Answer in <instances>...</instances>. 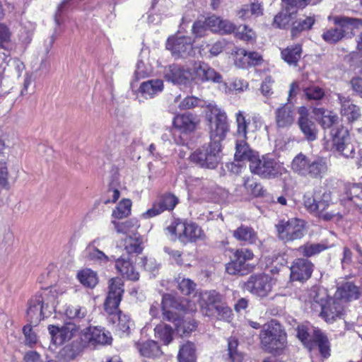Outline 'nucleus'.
Segmentation results:
<instances>
[{
  "label": "nucleus",
  "mask_w": 362,
  "mask_h": 362,
  "mask_svg": "<svg viewBox=\"0 0 362 362\" xmlns=\"http://www.w3.org/2000/svg\"><path fill=\"white\" fill-rule=\"evenodd\" d=\"M207 110L210 141L195 150L189 158L200 167L214 169L220 162L221 141L230 131V124L226 112L217 105L209 104Z\"/></svg>",
  "instance_id": "obj_1"
},
{
  "label": "nucleus",
  "mask_w": 362,
  "mask_h": 362,
  "mask_svg": "<svg viewBox=\"0 0 362 362\" xmlns=\"http://www.w3.org/2000/svg\"><path fill=\"white\" fill-rule=\"evenodd\" d=\"M124 293V284L119 277L111 278L108 281V291L103 303V309L107 315L109 324L115 325V332L120 337H129L131 327L134 325L130 316L119 309Z\"/></svg>",
  "instance_id": "obj_2"
},
{
  "label": "nucleus",
  "mask_w": 362,
  "mask_h": 362,
  "mask_svg": "<svg viewBox=\"0 0 362 362\" xmlns=\"http://www.w3.org/2000/svg\"><path fill=\"white\" fill-rule=\"evenodd\" d=\"M199 304L204 316L218 320H228L233 316V311L226 302L224 296L216 290L202 293Z\"/></svg>",
  "instance_id": "obj_3"
},
{
  "label": "nucleus",
  "mask_w": 362,
  "mask_h": 362,
  "mask_svg": "<svg viewBox=\"0 0 362 362\" xmlns=\"http://www.w3.org/2000/svg\"><path fill=\"white\" fill-rule=\"evenodd\" d=\"M262 348L270 354H279L286 346L287 334L282 325L272 319L264 324L259 332Z\"/></svg>",
  "instance_id": "obj_4"
},
{
  "label": "nucleus",
  "mask_w": 362,
  "mask_h": 362,
  "mask_svg": "<svg viewBox=\"0 0 362 362\" xmlns=\"http://www.w3.org/2000/svg\"><path fill=\"white\" fill-rule=\"evenodd\" d=\"M292 170L298 175L313 180H321L328 172L326 158H310L303 153L297 154L291 162Z\"/></svg>",
  "instance_id": "obj_5"
},
{
  "label": "nucleus",
  "mask_w": 362,
  "mask_h": 362,
  "mask_svg": "<svg viewBox=\"0 0 362 362\" xmlns=\"http://www.w3.org/2000/svg\"><path fill=\"white\" fill-rule=\"evenodd\" d=\"M310 309L329 324L341 319L345 315L344 305L336 297L325 299L316 294L310 301Z\"/></svg>",
  "instance_id": "obj_6"
},
{
  "label": "nucleus",
  "mask_w": 362,
  "mask_h": 362,
  "mask_svg": "<svg viewBox=\"0 0 362 362\" xmlns=\"http://www.w3.org/2000/svg\"><path fill=\"white\" fill-rule=\"evenodd\" d=\"M166 230L182 243H195L204 236L202 228L195 222L174 218Z\"/></svg>",
  "instance_id": "obj_7"
},
{
  "label": "nucleus",
  "mask_w": 362,
  "mask_h": 362,
  "mask_svg": "<svg viewBox=\"0 0 362 362\" xmlns=\"http://www.w3.org/2000/svg\"><path fill=\"white\" fill-rule=\"evenodd\" d=\"M233 256L225 265L226 272L233 276H244L250 273L254 266L248 263L255 258L253 251L247 247L230 249Z\"/></svg>",
  "instance_id": "obj_8"
},
{
  "label": "nucleus",
  "mask_w": 362,
  "mask_h": 362,
  "mask_svg": "<svg viewBox=\"0 0 362 362\" xmlns=\"http://www.w3.org/2000/svg\"><path fill=\"white\" fill-rule=\"evenodd\" d=\"M305 221L298 218L281 219L275 225L276 236L284 243L300 240L306 233Z\"/></svg>",
  "instance_id": "obj_9"
},
{
  "label": "nucleus",
  "mask_w": 362,
  "mask_h": 362,
  "mask_svg": "<svg viewBox=\"0 0 362 362\" xmlns=\"http://www.w3.org/2000/svg\"><path fill=\"white\" fill-rule=\"evenodd\" d=\"M55 296L52 291L45 289L33 296L28 302L27 310L28 320L30 323L37 325L45 318L44 310L50 303H53Z\"/></svg>",
  "instance_id": "obj_10"
},
{
  "label": "nucleus",
  "mask_w": 362,
  "mask_h": 362,
  "mask_svg": "<svg viewBox=\"0 0 362 362\" xmlns=\"http://www.w3.org/2000/svg\"><path fill=\"white\" fill-rule=\"evenodd\" d=\"M249 167L252 173L262 178H274L281 174L279 164L269 154L263 155L261 158L257 154Z\"/></svg>",
  "instance_id": "obj_11"
},
{
  "label": "nucleus",
  "mask_w": 362,
  "mask_h": 362,
  "mask_svg": "<svg viewBox=\"0 0 362 362\" xmlns=\"http://www.w3.org/2000/svg\"><path fill=\"white\" fill-rule=\"evenodd\" d=\"M180 203L179 198L172 192H164L159 194L156 200L153 202L151 208L148 209L144 214L145 218H153L165 211H173Z\"/></svg>",
  "instance_id": "obj_12"
},
{
  "label": "nucleus",
  "mask_w": 362,
  "mask_h": 362,
  "mask_svg": "<svg viewBox=\"0 0 362 362\" xmlns=\"http://www.w3.org/2000/svg\"><path fill=\"white\" fill-rule=\"evenodd\" d=\"M272 278L266 274L251 275L245 282L244 287L250 293L260 298H265L272 290Z\"/></svg>",
  "instance_id": "obj_13"
},
{
  "label": "nucleus",
  "mask_w": 362,
  "mask_h": 362,
  "mask_svg": "<svg viewBox=\"0 0 362 362\" xmlns=\"http://www.w3.org/2000/svg\"><path fill=\"white\" fill-rule=\"evenodd\" d=\"M86 327L79 333L78 338L62 349V355L68 361L75 359L90 343V325L88 319Z\"/></svg>",
  "instance_id": "obj_14"
},
{
  "label": "nucleus",
  "mask_w": 362,
  "mask_h": 362,
  "mask_svg": "<svg viewBox=\"0 0 362 362\" xmlns=\"http://www.w3.org/2000/svg\"><path fill=\"white\" fill-rule=\"evenodd\" d=\"M313 263L308 259L298 257L291 264L289 279L291 281L304 283L310 279L314 270Z\"/></svg>",
  "instance_id": "obj_15"
},
{
  "label": "nucleus",
  "mask_w": 362,
  "mask_h": 362,
  "mask_svg": "<svg viewBox=\"0 0 362 362\" xmlns=\"http://www.w3.org/2000/svg\"><path fill=\"white\" fill-rule=\"evenodd\" d=\"M85 325H76L71 322H65L63 326L49 325L47 327L52 340L54 344H62L71 339L76 332Z\"/></svg>",
  "instance_id": "obj_16"
},
{
  "label": "nucleus",
  "mask_w": 362,
  "mask_h": 362,
  "mask_svg": "<svg viewBox=\"0 0 362 362\" xmlns=\"http://www.w3.org/2000/svg\"><path fill=\"white\" fill-rule=\"evenodd\" d=\"M201 123L199 116L190 112L179 113L173 119V125L175 129L183 134L194 132Z\"/></svg>",
  "instance_id": "obj_17"
},
{
  "label": "nucleus",
  "mask_w": 362,
  "mask_h": 362,
  "mask_svg": "<svg viewBox=\"0 0 362 362\" xmlns=\"http://www.w3.org/2000/svg\"><path fill=\"white\" fill-rule=\"evenodd\" d=\"M166 49L177 57H187L193 52V41L189 36H171L167 40Z\"/></svg>",
  "instance_id": "obj_18"
},
{
  "label": "nucleus",
  "mask_w": 362,
  "mask_h": 362,
  "mask_svg": "<svg viewBox=\"0 0 362 362\" xmlns=\"http://www.w3.org/2000/svg\"><path fill=\"white\" fill-rule=\"evenodd\" d=\"M315 216L324 221H339L342 219L343 215L341 211L331 202V192L329 191L324 190L322 192V202H320L319 210L317 211Z\"/></svg>",
  "instance_id": "obj_19"
},
{
  "label": "nucleus",
  "mask_w": 362,
  "mask_h": 362,
  "mask_svg": "<svg viewBox=\"0 0 362 362\" xmlns=\"http://www.w3.org/2000/svg\"><path fill=\"white\" fill-rule=\"evenodd\" d=\"M194 81L196 83L213 82L220 83L223 77L214 69L204 62L195 64L193 67Z\"/></svg>",
  "instance_id": "obj_20"
},
{
  "label": "nucleus",
  "mask_w": 362,
  "mask_h": 362,
  "mask_svg": "<svg viewBox=\"0 0 362 362\" xmlns=\"http://www.w3.org/2000/svg\"><path fill=\"white\" fill-rule=\"evenodd\" d=\"M298 113L300 116L298 124L300 131L308 141H315L317 137L318 129L315 122L310 118L308 110L305 107H301Z\"/></svg>",
  "instance_id": "obj_21"
},
{
  "label": "nucleus",
  "mask_w": 362,
  "mask_h": 362,
  "mask_svg": "<svg viewBox=\"0 0 362 362\" xmlns=\"http://www.w3.org/2000/svg\"><path fill=\"white\" fill-rule=\"evenodd\" d=\"M295 108L293 105L281 104L274 111L276 126L278 129L289 128L295 122Z\"/></svg>",
  "instance_id": "obj_22"
},
{
  "label": "nucleus",
  "mask_w": 362,
  "mask_h": 362,
  "mask_svg": "<svg viewBox=\"0 0 362 362\" xmlns=\"http://www.w3.org/2000/svg\"><path fill=\"white\" fill-rule=\"evenodd\" d=\"M165 78L173 83L187 85L194 81L193 69L172 64L169 66Z\"/></svg>",
  "instance_id": "obj_23"
},
{
  "label": "nucleus",
  "mask_w": 362,
  "mask_h": 362,
  "mask_svg": "<svg viewBox=\"0 0 362 362\" xmlns=\"http://www.w3.org/2000/svg\"><path fill=\"white\" fill-rule=\"evenodd\" d=\"M134 346L140 356L155 359L162 356L163 351L158 343L154 340H139L134 341Z\"/></svg>",
  "instance_id": "obj_24"
},
{
  "label": "nucleus",
  "mask_w": 362,
  "mask_h": 362,
  "mask_svg": "<svg viewBox=\"0 0 362 362\" xmlns=\"http://www.w3.org/2000/svg\"><path fill=\"white\" fill-rule=\"evenodd\" d=\"M115 268L123 278L129 281H136L139 279V273L129 257L121 256L115 261Z\"/></svg>",
  "instance_id": "obj_25"
},
{
  "label": "nucleus",
  "mask_w": 362,
  "mask_h": 362,
  "mask_svg": "<svg viewBox=\"0 0 362 362\" xmlns=\"http://www.w3.org/2000/svg\"><path fill=\"white\" fill-rule=\"evenodd\" d=\"M338 100L341 105V114L346 117L350 122L358 120L361 114L360 107L355 105L349 97L338 95Z\"/></svg>",
  "instance_id": "obj_26"
},
{
  "label": "nucleus",
  "mask_w": 362,
  "mask_h": 362,
  "mask_svg": "<svg viewBox=\"0 0 362 362\" xmlns=\"http://www.w3.org/2000/svg\"><path fill=\"white\" fill-rule=\"evenodd\" d=\"M205 21L209 30L212 33L228 35L234 31V23L214 15L205 18Z\"/></svg>",
  "instance_id": "obj_27"
},
{
  "label": "nucleus",
  "mask_w": 362,
  "mask_h": 362,
  "mask_svg": "<svg viewBox=\"0 0 362 362\" xmlns=\"http://www.w3.org/2000/svg\"><path fill=\"white\" fill-rule=\"evenodd\" d=\"M315 346L323 358H327L331 356V344L328 337L319 328L313 329V349Z\"/></svg>",
  "instance_id": "obj_28"
},
{
  "label": "nucleus",
  "mask_w": 362,
  "mask_h": 362,
  "mask_svg": "<svg viewBox=\"0 0 362 362\" xmlns=\"http://www.w3.org/2000/svg\"><path fill=\"white\" fill-rule=\"evenodd\" d=\"M233 237L240 243L255 245L258 240L257 232L250 226L241 224L232 233Z\"/></svg>",
  "instance_id": "obj_29"
},
{
  "label": "nucleus",
  "mask_w": 362,
  "mask_h": 362,
  "mask_svg": "<svg viewBox=\"0 0 362 362\" xmlns=\"http://www.w3.org/2000/svg\"><path fill=\"white\" fill-rule=\"evenodd\" d=\"M313 113L317 117L318 123L323 129L334 128L335 127L334 125L338 123L339 117L333 110L324 107H317L314 109Z\"/></svg>",
  "instance_id": "obj_30"
},
{
  "label": "nucleus",
  "mask_w": 362,
  "mask_h": 362,
  "mask_svg": "<svg viewBox=\"0 0 362 362\" xmlns=\"http://www.w3.org/2000/svg\"><path fill=\"white\" fill-rule=\"evenodd\" d=\"M361 295V289L354 283L347 281L339 287L335 293V297L340 301H351L357 300Z\"/></svg>",
  "instance_id": "obj_31"
},
{
  "label": "nucleus",
  "mask_w": 362,
  "mask_h": 362,
  "mask_svg": "<svg viewBox=\"0 0 362 362\" xmlns=\"http://www.w3.org/2000/svg\"><path fill=\"white\" fill-rule=\"evenodd\" d=\"M242 57L236 60V64L242 69H248L261 65L263 62L262 56L255 51L241 50Z\"/></svg>",
  "instance_id": "obj_32"
},
{
  "label": "nucleus",
  "mask_w": 362,
  "mask_h": 362,
  "mask_svg": "<svg viewBox=\"0 0 362 362\" xmlns=\"http://www.w3.org/2000/svg\"><path fill=\"white\" fill-rule=\"evenodd\" d=\"M349 135L348 130L343 125H338L331 130L332 146L341 154H344L346 141Z\"/></svg>",
  "instance_id": "obj_33"
},
{
  "label": "nucleus",
  "mask_w": 362,
  "mask_h": 362,
  "mask_svg": "<svg viewBox=\"0 0 362 362\" xmlns=\"http://www.w3.org/2000/svg\"><path fill=\"white\" fill-rule=\"evenodd\" d=\"M315 22L316 19L314 15L305 16L303 19L293 21L292 23V27L291 28V38L295 39L298 37L301 33L311 30Z\"/></svg>",
  "instance_id": "obj_34"
},
{
  "label": "nucleus",
  "mask_w": 362,
  "mask_h": 362,
  "mask_svg": "<svg viewBox=\"0 0 362 362\" xmlns=\"http://www.w3.org/2000/svg\"><path fill=\"white\" fill-rule=\"evenodd\" d=\"M301 54L302 45L300 44L288 46L281 51V59L290 65H297Z\"/></svg>",
  "instance_id": "obj_35"
},
{
  "label": "nucleus",
  "mask_w": 362,
  "mask_h": 362,
  "mask_svg": "<svg viewBox=\"0 0 362 362\" xmlns=\"http://www.w3.org/2000/svg\"><path fill=\"white\" fill-rule=\"evenodd\" d=\"M113 338L111 333L101 326H94L92 327V344H98L102 346L111 345Z\"/></svg>",
  "instance_id": "obj_36"
},
{
  "label": "nucleus",
  "mask_w": 362,
  "mask_h": 362,
  "mask_svg": "<svg viewBox=\"0 0 362 362\" xmlns=\"http://www.w3.org/2000/svg\"><path fill=\"white\" fill-rule=\"evenodd\" d=\"M245 141L242 139L241 141L236 142L235 158L237 161L247 160L250 163L253 160V157H255L257 153L250 148Z\"/></svg>",
  "instance_id": "obj_37"
},
{
  "label": "nucleus",
  "mask_w": 362,
  "mask_h": 362,
  "mask_svg": "<svg viewBox=\"0 0 362 362\" xmlns=\"http://www.w3.org/2000/svg\"><path fill=\"white\" fill-rule=\"evenodd\" d=\"M178 362H197L196 348L194 343L187 341L180 346L177 354Z\"/></svg>",
  "instance_id": "obj_38"
},
{
  "label": "nucleus",
  "mask_w": 362,
  "mask_h": 362,
  "mask_svg": "<svg viewBox=\"0 0 362 362\" xmlns=\"http://www.w3.org/2000/svg\"><path fill=\"white\" fill-rule=\"evenodd\" d=\"M235 38L253 44L256 41L257 35L255 32L246 25H240L236 26L234 24V31L232 32Z\"/></svg>",
  "instance_id": "obj_39"
},
{
  "label": "nucleus",
  "mask_w": 362,
  "mask_h": 362,
  "mask_svg": "<svg viewBox=\"0 0 362 362\" xmlns=\"http://www.w3.org/2000/svg\"><path fill=\"white\" fill-rule=\"evenodd\" d=\"M243 187L254 197H264L267 194V189L252 177H244Z\"/></svg>",
  "instance_id": "obj_40"
},
{
  "label": "nucleus",
  "mask_w": 362,
  "mask_h": 362,
  "mask_svg": "<svg viewBox=\"0 0 362 362\" xmlns=\"http://www.w3.org/2000/svg\"><path fill=\"white\" fill-rule=\"evenodd\" d=\"M327 248L328 246L324 243H306L298 247L296 250L304 258L308 259L309 257L320 254Z\"/></svg>",
  "instance_id": "obj_41"
},
{
  "label": "nucleus",
  "mask_w": 362,
  "mask_h": 362,
  "mask_svg": "<svg viewBox=\"0 0 362 362\" xmlns=\"http://www.w3.org/2000/svg\"><path fill=\"white\" fill-rule=\"evenodd\" d=\"M163 88V82L160 79L148 80L143 82L139 87V92L144 96L152 98Z\"/></svg>",
  "instance_id": "obj_42"
},
{
  "label": "nucleus",
  "mask_w": 362,
  "mask_h": 362,
  "mask_svg": "<svg viewBox=\"0 0 362 362\" xmlns=\"http://www.w3.org/2000/svg\"><path fill=\"white\" fill-rule=\"evenodd\" d=\"M174 330L172 327L166 324H158L154 328L155 337L164 345H168L173 339Z\"/></svg>",
  "instance_id": "obj_43"
},
{
  "label": "nucleus",
  "mask_w": 362,
  "mask_h": 362,
  "mask_svg": "<svg viewBox=\"0 0 362 362\" xmlns=\"http://www.w3.org/2000/svg\"><path fill=\"white\" fill-rule=\"evenodd\" d=\"M224 47V43L221 41H217L211 45L203 43L199 47V53L202 57H212L221 54Z\"/></svg>",
  "instance_id": "obj_44"
},
{
  "label": "nucleus",
  "mask_w": 362,
  "mask_h": 362,
  "mask_svg": "<svg viewBox=\"0 0 362 362\" xmlns=\"http://www.w3.org/2000/svg\"><path fill=\"white\" fill-rule=\"evenodd\" d=\"M235 122L237 125L236 134L238 137L246 140L247 139L248 128L250 124V119L247 118L243 111H238L235 114Z\"/></svg>",
  "instance_id": "obj_45"
},
{
  "label": "nucleus",
  "mask_w": 362,
  "mask_h": 362,
  "mask_svg": "<svg viewBox=\"0 0 362 362\" xmlns=\"http://www.w3.org/2000/svg\"><path fill=\"white\" fill-rule=\"evenodd\" d=\"M132 201L129 199H122L113 209L112 217L117 220L127 218L132 211Z\"/></svg>",
  "instance_id": "obj_46"
},
{
  "label": "nucleus",
  "mask_w": 362,
  "mask_h": 362,
  "mask_svg": "<svg viewBox=\"0 0 362 362\" xmlns=\"http://www.w3.org/2000/svg\"><path fill=\"white\" fill-rule=\"evenodd\" d=\"M344 27L330 28L325 29L322 34V40L328 44H336L344 37L346 31Z\"/></svg>",
  "instance_id": "obj_47"
},
{
  "label": "nucleus",
  "mask_w": 362,
  "mask_h": 362,
  "mask_svg": "<svg viewBox=\"0 0 362 362\" xmlns=\"http://www.w3.org/2000/svg\"><path fill=\"white\" fill-rule=\"evenodd\" d=\"M175 330L181 337H186L190 334L197 327V322L195 320L191 318H184L182 317L180 321L175 325Z\"/></svg>",
  "instance_id": "obj_48"
},
{
  "label": "nucleus",
  "mask_w": 362,
  "mask_h": 362,
  "mask_svg": "<svg viewBox=\"0 0 362 362\" xmlns=\"http://www.w3.org/2000/svg\"><path fill=\"white\" fill-rule=\"evenodd\" d=\"M142 244L143 241L140 237L128 236L124 240V247L128 255L141 254L144 250Z\"/></svg>",
  "instance_id": "obj_49"
},
{
  "label": "nucleus",
  "mask_w": 362,
  "mask_h": 362,
  "mask_svg": "<svg viewBox=\"0 0 362 362\" xmlns=\"http://www.w3.org/2000/svg\"><path fill=\"white\" fill-rule=\"evenodd\" d=\"M297 11L295 12H279L274 18V25L280 29H287L291 25L292 26V20L293 15H296Z\"/></svg>",
  "instance_id": "obj_50"
},
{
  "label": "nucleus",
  "mask_w": 362,
  "mask_h": 362,
  "mask_svg": "<svg viewBox=\"0 0 362 362\" xmlns=\"http://www.w3.org/2000/svg\"><path fill=\"white\" fill-rule=\"evenodd\" d=\"M296 336L305 348L309 351H313V334L312 337L307 326L301 325L296 328Z\"/></svg>",
  "instance_id": "obj_51"
},
{
  "label": "nucleus",
  "mask_w": 362,
  "mask_h": 362,
  "mask_svg": "<svg viewBox=\"0 0 362 362\" xmlns=\"http://www.w3.org/2000/svg\"><path fill=\"white\" fill-rule=\"evenodd\" d=\"M239 341L235 337H230L228 339V351L231 362H243V354L238 351Z\"/></svg>",
  "instance_id": "obj_52"
},
{
  "label": "nucleus",
  "mask_w": 362,
  "mask_h": 362,
  "mask_svg": "<svg viewBox=\"0 0 362 362\" xmlns=\"http://www.w3.org/2000/svg\"><path fill=\"white\" fill-rule=\"evenodd\" d=\"M322 202V192L321 190L315 192V195L313 197H305L304 206L311 214H316L319 210L320 202Z\"/></svg>",
  "instance_id": "obj_53"
},
{
  "label": "nucleus",
  "mask_w": 362,
  "mask_h": 362,
  "mask_svg": "<svg viewBox=\"0 0 362 362\" xmlns=\"http://www.w3.org/2000/svg\"><path fill=\"white\" fill-rule=\"evenodd\" d=\"M111 222L118 233L127 234L138 227L136 219H129L123 222L112 220Z\"/></svg>",
  "instance_id": "obj_54"
},
{
  "label": "nucleus",
  "mask_w": 362,
  "mask_h": 362,
  "mask_svg": "<svg viewBox=\"0 0 362 362\" xmlns=\"http://www.w3.org/2000/svg\"><path fill=\"white\" fill-rule=\"evenodd\" d=\"M305 98L309 101H320L325 96V90L318 86H310L303 89Z\"/></svg>",
  "instance_id": "obj_55"
},
{
  "label": "nucleus",
  "mask_w": 362,
  "mask_h": 362,
  "mask_svg": "<svg viewBox=\"0 0 362 362\" xmlns=\"http://www.w3.org/2000/svg\"><path fill=\"white\" fill-rule=\"evenodd\" d=\"M197 284L190 279L183 278L178 282V289L185 296H191L196 293Z\"/></svg>",
  "instance_id": "obj_56"
},
{
  "label": "nucleus",
  "mask_w": 362,
  "mask_h": 362,
  "mask_svg": "<svg viewBox=\"0 0 362 362\" xmlns=\"http://www.w3.org/2000/svg\"><path fill=\"white\" fill-rule=\"evenodd\" d=\"M23 333L25 336V344L29 347H33L37 342L38 337L33 331L30 324H27L23 327Z\"/></svg>",
  "instance_id": "obj_57"
},
{
  "label": "nucleus",
  "mask_w": 362,
  "mask_h": 362,
  "mask_svg": "<svg viewBox=\"0 0 362 362\" xmlns=\"http://www.w3.org/2000/svg\"><path fill=\"white\" fill-rule=\"evenodd\" d=\"M12 32L4 23L0 22V49H5L11 43Z\"/></svg>",
  "instance_id": "obj_58"
},
{
  "label": "nucleus",
  "mask_w": 362,
  "mask_h": 362,
  "mask_svg": "<svg viewBox=\"0 0 362 362\" xmlns=\"http://www.w3.org/2000/svg\"><path fill=\"white\" fill-rule=\"evenodd\" d=\"M8 170L7 168L6 160L3 159L0 160V187L6 190H9L11 188L8 182Z\"/></svg>",
  "instance_id": "obj_59"
},
{
  "label": "nucleus",
  "mask_w": 362,
  "mask_h": 362,
  "mask_svg": "<svg viewBox=\"0 0 362 362\" xmlns=\"http://www.w3.org/2000/svg\"><path fill=\"white\" fill-rule=\"evenodd\" d=\"M334 22L335 25H337L339 27H346L349 25L354 26H362V19L359 18L337 16L334 18Z\"/></svg>",
  "instance_id": "obj_60"
},
{
  "label": "nucleus",
  "mask_w": 362,
  "mask_h": 362,
  "mask_svg": "<svg viewBox=\"0 0 362 362\" xmlns=\"http://www.w3.org/2000/svg\"><path fill=\"white\" fill-rule=\"evenodd\" d=\"M65 315L69 319L81 320L84 318L86 313L78 306L69 305L65 310Z\"/></svg>",
  "instance_id": "obj_61"
},
{
  "label": "nucleus",
  "mask_w": 362,
  "mask_h": 362,
  "mask_svg": "<svg viewBox=\"0 0 362 362\" xmlns=\"http://www.w3.org/2000/svg\"><path fill=\"white\" fill-rule=\"evenodd\" d=\"M209 30L205 19L204 21L197 20L194 22L192 28V34L196 37H202L206 35Z\"/></svg>",
  "instance_id": "obj_62"
},
{
  "label": "nucleus",
  "mask_w": 362,
  "mask_h": 362,
  "mask_svg": "<svg viewBox=\"0 0 362 362\" xmlns=\"http://www.w3.org/2000/svg\"><path fill=\"white\" fill-rule=\"evenodd\" d=\"M199 98L195 96H187L180 101L178 107L181 110L193 109L199 106Z\"/></svg>",
  "instance_id": "obj_63"
},
{
  "label": "nucleus",
  "mask_w": 362,
  "mask_h": 362,
  "mask_svg": "<svg viewBox=\"0 0 362 362\" xmlns=\"http://www.w3.org/2000/svg\"><path fill=\"white\" fill-rule=\"evenodd\" d=\"M109 260V257L102 251L97 248L92 250V265L99 264L106 266Z\"/></svg>",
  "instance_id": "obj_64"
}]
</instances>
